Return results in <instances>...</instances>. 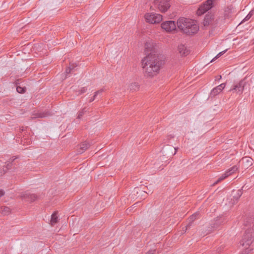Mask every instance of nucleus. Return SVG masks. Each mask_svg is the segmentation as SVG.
<instances>
[{
    "mask_svg": "<svg viewBox=\"0 0 254 254\" xmlns=\"http://www.w3.org/2000/svg\"><path fill=\"white\" fill-rule=\"evenodd\" d=\"M145 47L148 55L142 60V65L146 75L152 76L159 71L164 62L156 54V48L153 43L146 42Z\"/></svg>",
    "mask_w": 254,
    "mask_h": 254,
    "instance_id": "f257e3e1",
    "label": "nucleus"
},
{
    "mask_svg": "<svg viewBox=\"0 0 254 254\" xmlns=\"http://www.w3.org/2000/svg\"><path fill=\"white\" fill-rule=\"evenodd\" d=\"M193 25V20L190 19L181 17L177 21V26L178 28L183 31L184 33L188 35H192L196 33L199 30L198 25H194L191 28V30H189L187 26L189 25Z\"/></svg>",
    "mask_w": 254,
    "mask_h": 254,
    "instance_id": "f03ea898",
    "label": "nucleus"
},
{
    "mask_svg": "<svg viewBox=\"0 0 254 254\" xmlns=\"http://www.w3.org/2000/svg\"><path fill=\"white\" fill-rule=\"evenodd\" d=\"M253 241L254 236L252 230L248 228L240 241V245L245 249V253L248 254L251 251L252 249L250 248Z\"/></svg>",
    "mask_w": 254,
    "mask_h": 254,
    "instance_id": "7ed1b4c3",
    "label": "nucleus"
},
{
    "mask_svg": "<svg viewBox=\"0 0 254 254\" xmlns=\"http://www.w3.org/2000/svg\"><path fill=\"white\" fill-rule=\"evenodd\" d=\"M217 0H207L200 6L197 11L198 15H201L212 8Z\"/></svg>",
    "mask_w": 254,
    "mask_h": 254,
    "instance_id": "20e7f679",
    "label": "nucleus"
},
{
    "mask_svg": "<svg viewBox=\"0 0 254 254\" xmlns=\"http://www.w3.org/2000/svg\"><path fill=\"white\" fill-rule=\"evenodd\" d=\"M147 22L152 24L158 23L162 20V16L160 14L155 13H147L145 15Z\"/></svg>",
    "mask_w": 254,
    "mask_h": 254,
    "instance_id": "39448f33",
    "label": "nucleus"
},
{
    "mask_svg": "<svg viewBox=\"0 0 254 254\" xmlns=\"http://www.w3.org/2000/svg\"><path fill=\"white\" fill-rule=\"evenodd\" d=\"M247 82L245 80L243 79L239 82L235 83L230 91L233 93L241 94L243 91L247 89Z\"/></svg>",
    "mask_w": 254,
    "mask_h": 254,
    "instance_id": "423d86ee",
    "label": "nucleus"
},
{
    "mask_svg": "<svg viewBox=\"0 0 254 254\" xmlns=\"http://www.w3.org/2000/svg\"><path fill=\"white\" fill-rule=\"evenodd\" d=\"M170 0H156L155 3L158 9L162 12H166L170 7Z\"/></svg>",
    "mask_w": 254,
    "mask_h": 254,
    "instance_id": "0eeeda50",
    "label": "nucleus"
},
{
    "mask_svg": "<svg viewBox=\"0 0 254 254\" xmlns=\"http://www.w3.org/2000/svg\"><path fill=\"white\" fill-rule=\"evenodd\" d=\"M203 24L204 26L212 25L213 27L218 25L217 19L215 20L214 15L212 13L206 14L204 17Z\"/></svg>",
    "mask_w": 254,
    "mask_h": 254,
    "instance_id": "6e6552de",
    "label": "nucleus"
},
{
    "mask_svg": "<svg viewBox=\"0 0 254 254\" xmlns=\"http://www.w3.org/2000/svg\"><path fill=\"white\" fill-rule=\"evenodd\" d=\"M177 152V148L169 145L164 146L162 149V152L164 156H167V157H171L174 155Z\"/></svg>",
    "mask_w": 254,
    "mask_h": 254,
    "instance_id": "1a4fd4ad",
    "label": "nucleus"
},
{
    "mask_svg": "<svg viewBox=\"0 0 254 254\" xmlns=\"http://www.w3.org/2000/svg\"><path fill=\"white\" fill-rule=\"evenodd\" d=\"M161 27L167 32H170L176 29V25L174 21H167L162 23Z\"/></svg>",
    "mask_w": 254,
    "mask_h": 254,
    "instance_id": "9d476101",
    "label": "nucleus"
},
{
    "mask_svg": "<svg viewBox=\"0 0 254 254\" xmlns=\"http://www.w3.org/2000/svg\"><path fill=\"white\" fill-rule=\"evenodd\" d=\"M226 220L225 217L223 216H221L217 217L213 222V224H211V229L212 230H209L207 233H210L212 231L215 229H216L219 226L222 224Z\"/></svg>",
    "mask_w": 254,
    "mask_h": 254,
    "instance_id": "9b49d317",
    "label": "nucleus"
},
{
    "mask_svg": "<svg viewBox=\"0 0 254 254\" xmlns=\"http://www.w3.org/2000/svg\"><path fill=\"white\" fill-rule=\"evenodd\" d=\"M133 194L135 195L137 197L141 198V196H143V194H144V197H145L146 194H149V193H152V191L151 190H149L148 191L146 190H140L139 188H135L132 191Z\"/></svg>",
    "mask_w": 254,
    "mask_h": 254,
    "instance_id": "f8f14e48",
    "label": "nucleus"
},
{
    "mask_svg": "<svg viewBox=\"0 0 254 254\" xmlns=\"http://www.w3.org/2000/svg\"><path fill=\"white\" fill-rule=\"evenodd\" d=\"M225 83H223L217 86V87L214 88L211 90L210 96L211 97H214L219 93H220L222 91V90L225 88Z\"/></svg>",
    "mask_w": 254,
    "mask_h": 254,
    "instance_id": "ddd939ff",
    "label": "nucleus"
},
{
    "mask_svg": "<svg viewBox=\"0 0 254 254\" xmlns=\"http://www.w3.org/2000/svg\"><path fill=\"white\" fill-rule=\"evenodd\" d=\"M22 197L26 201L33 202L37 198V196L35 194H31L29 192H25Z\"/></svg>",
    "mask_w": 254,
    "mask_h": 254,
    "instance_id": "4468645a",
    "label": "nucleus"
},
{
    "mask_svg": "<svg viewBox=\"0 0 254 254\" xmlns=\"http://www.w3.org/2000/svg\"><path fill=\"white\" fill-rule=\"evenodd\" d=\"M242 190H233L232 192V195H233V199H232V200H233L232 204H235L236 202L238 201L240 197L241 196L242 194Z\"/></svg>",
    "mask_w": 254,
    "mask_h": 254,
    "instance_id": "2eb2a0df",
    "label": "nucleus"
},
{
    "mask_svg": "<svg viewBox=\"0 0 254 254\" xmlns=\"http://www.w3.org/2000/svg\"><path fill=\"white\" fill-rule=\"evenodd\" d=\"M90 146V144L86 141L82 142L79 145V148L78 150V153L82 154L87 150Z\"/></svg>",
    "mask_w": 254,
    "mask_h": 254,
    "instance_id": "dca6fc26",
    "label": "nucleus"
},
{
    "mask_svg": "<svg viewBox=\"0 0 254 254\" xmlns=\"http://www.w3.org/2000/svg\"><path fill=\"white\" fill-rule=\"evenodd\" d=\"M178 51L182 56H186L189 54L190 51L184 45L178 46Z\"/></svg>",
    "mask_w": 254,
    "mask_h": 254,
    "instance_id": "f3484780",
    "label": "nucleus"
},
{
    "mask_svg": "<svg viewBox=\"0 0 254 254\" xmlns=\"http://www.w3.org/2000/svg\"><path fill=\"white\" fill-rule=\"evenodd\" d=\"M198 215V213H195L193 215H192L189 219V223L186 227L185 232L188 229H189L191 226L193 222L196 219L197 216Z\"/></svg>",
    "mask_w": 254,
    "mask_h": 254,
    "instance_id": "a211bd4d",
    "label": "nucleus"
},
{
    "mask_svg": "<svg viewBox=\"0 0 254 254\" xmlns=\"http://www.w3.org/2000/svg\"><path fill=\"white\" fill-rule=\"evenodd\" d=\"M77 66L76 64H70L69 67L66 68L65 70V78L67 77L68 76V74L72 71L73 70L74 68Z\"/></svg>",
    "mask_w": 254,
    "mask_h": 254,
    "instance_id": "6ab92c4d",
    "label": "nucleus"
},
{
    "mask_svg": "<svg viewBox=\"0 0 254 254\" xmlns=\"http://www.w3.org/2000/svg\"><path fill=\"white\" fill-rule=\"evenodd\" d=\"M238 170V167L236 166H234L231 168L227 170L225 173L228 176H229L230 175H232L234 173H235L236 171H237Z\"/></svg>",
    "mask_w": 254,
    "mask_h": 254,
    "instance_id": "aec40b11",
    "label": "nucleus"
},
{
    "mask_svg": "<svg viewBox=\"0 0 254 254\" xmlns=\"http://www.w3.org/2000/svg\"><path fill=\"white\" fill-rule=\"evenodd\" d=\"M49 114L47 113L44 112H38L34 115V116L32 117L33 119L37 118H45L48 116Z\"/></svg>",
    "mask_w": 254,
    "mask_h": 254,
    "instance_id": "412c9836",
    "label": "nucleus"
},
{
    "mask_svg": "<svg viewBox=\"0 0 254 254\" xmlns=\"http://www.w3.org/2000/svg\"><path fill=\"white\" fill-rule=\"evenodd\" d=\"M58 217L57 213H54L51 216V223L52 225H54L58 222Z\"/></svg>",
    "mask_w": 254,
    "mask_h": 254,
    "instance_id": "4be33fe9",
    "label": "nucleus"
},
{
    "mask_svg": "<svg viewBox=\"0 0 254 254\" xmlns=\"http://www.w3.org/2000/svg\"><path fill=\"white\" fill-rule=\"evenodd\" d=\"M254 218H249L247 221H245L244 224L245 226H248L251 227L252 225L254 226V224H253L254 223Z\"/></svg>",
    "mask_w": 254,
    "mask_h": 254,
    "instance_id": "5701e85b",
    "label": "nucleus"
},
{
    "mask_svg": "<svg viewBox=\"0 0 254 254\" xmlns=\"http://www.w3.org/2000/svg\"><path fill=\"white\" fill-rule=\"evenodd\" d=\"M103 90V89H101V90H99L98 91H97L96 92H95L94 93V95L93 96V97H92L90 100H89V102H92V101H93L96 98V97L97 96V95L99 94H101L102 93Z\"/></svg>",
    "mask_w": 254,
    "mask_h": 254,
    "instance_id": "b1692460",
    "label": "nucleus"
},
{
    "mask_svg": "<svg viewBox=\"0 0 254 254\" xmlns=\"http://www.w3.org/2000/svg\"><path fill=\"white\" fill-rule=\"evenodd\" d=\"M87 110L86 108H83L81 111L79 112L77 119H80L84 113L87 112Z\"/></svg>",
    "mask_w": 254,
    "mask_h": 254,
    "instance_id": "393cba45",
    "label": "nucleus"
},
{
    "mask_svg": "<svg viewBox=\"0 0 254 254\" xmlns=\"http://www.w3.org/2000/svg\"><path fill=\"white\" fill-rule=\"evenodd\" d=\"M138 86L137 83H132L130 85V89L131 90H136L138 88Z\"/></svg>",
    "mask_w": 254,
    "mask_h": 254,
    "instance_id": "a878e982",
    "label": "nucleus"
},
{
    "mask_svg": "<svg viewBox=\"0 0 254 254\" xmlns=\"http://www.w3.org/2000/svg\"><path fill=\"white\" fill-rule=\"evenodd\" d=\"M242 161L244 162H247L248 165L252 164V159L251 157H246L243 158Z\"/></svg>",
    "mask_w": 254,
    "mask_h": 254,
    "instance_id": "bb28decb",
    "label": "nucleus"
},
{
    "mask_svg": "<svg viewBox=\"0 0 254 254\" xmlns=\"http://www.w3.org/2000/svg\"><path fill=\"white\" fill-rule=\"evenodd\" d=\"M228 176L226 175V174L225 173L224 174H222L221 176H220L217 180V181L215 183V184H217L221 181L223 180Z\"/></svg>",
    "mask_w": 254,
    "mask_h": 254,
    "instance_id": "cd10ccee",
    "label": "nucleus"
},
{
    "mask_svg": "<svg viewBox=\"0 0 254 254\" xmlns=\"http://www.w3.org/2000/svg\"><path fill=\"white\" fill-rule=\"evenodd\" d=\"M226 50H224V51H223L221 52H220L219 53H218L215 57V58H214L211 61V62H212L213 61H214L216 59H218V58H219L220 57H221L222 55H223L225 52H226Z\"/></svg>",
    "mask_w": 254,
    "mask_h": 254,
    "instance_id": "c85d7f7f",
    "label": "nucleus"
},
{
    "mask_svg": "<svg viewBox=\"0 0 254 254\" xmlns=\"http://www.w3.org/2000/svg\"><path fill=\"white\" fill-rule=\"evenodd\" d=\"M25 87H21L20 86H17L16 87V90L19 93H23L25 91Z\"/></svg>",
    "mask_w": 254,
    "mask_h": 254,
    "instance_id": "c756f323",
    "label": "nucleus"
},
{
    "mask_svg": "<svg viewBox=\"0 0 254 254\" xmlns=\"http://www.w3.org/2000/svg\"><path fill=\"white\" fill-rule=\"evenodd\" d=\"M12 166V164L11 163H9L6 165V166H4L3 168V171L4 172V173L6 172L7 170L10 169L11 167Z\"/></svg>",
    "mask_w": 254,
    "mask_h": 254,
    "instance_id": "7c9ffc66",
    "label": "nucleus"
},
{
    "mask_svg": "<svg viewBox=\"0 0 254 254\" xmlns=\"http://www.w3.org/2000/svg\"><path fill=\"white\" fill-rule=\"evenodd\" d=\"M9 212V208L8 207H4L1 208V213L4 215L7 214Z\"/></svg>",
    "mask_w": 254,
    "mask_h": 254,
    "instance_id": "2f4dec72",
    "label": "nucleus"
},
{
    "mask_svg": "<svg viewBox=\"0 0 254 254\" xmlns=\"http://www.w3.org/2000/svg\"><path fill=\"white\" fill-rule=\"evenodd\" d=\"M87 89L86 87L81 88V89L78 91V95H80L85 93L87 91Z\"/></svg>",
    "mask_w": 254,
    "mask_h": 254,
    "instance_id": "473e14b6",
    "label": "nucleus"
},
{
    "mask_svg": "<svg viewBox=\"0 0 254 254\" xmlns=\"http://www.w3.org/2000/svg\"><path fill=\"white\" fill-rule=\"evenodd\" d=\"M156 250H150L148 251L145 254H156Z\"/></svg>",
    "mask_w": 254,
    "mask_h": 254,
    "instance_id": "72a5a7b5",
    "label": "nucleus"
},
{
    "mask_svg": "<svg viewBox=\"0 0 254 254\" xmlns=\"http://www.w3.org/2000/svg\"><path fill=\"white\" fill-rule=\"evenodd\" d=\"M194 25H197V24L196 23V22L193 20V27ZM189 26H187V28L189 29V30H191V28L192 27V25H190V24L188 25Z\"/></svg>",
    "mask_w": 254,
    "mask_h": 254,
    "instance_id": "f704fd0d",
    "label": "nucleus"
},
{
    "mask_svg": "<svg viewBox=\"0 0 254 254\" xmlns=\"http://www.w3.org/2000/svg\"><path fill=\"white\" fill-rule=\"evenodd\" d=\"M251 16H250L249 14H248L246 17L244 18V21H247L248 20H249L250 18H251Z\"/></svg>",
    "mask_w": 254,
    "mask_h": 254,
    "instance_id": "c9c22d12",
    "label": "nucleus"
},
{
    "mask_svg": "<svg viewBox=\"0 0 254 254\" xmlns=\"http://www.w3.org/2000/svg\"><path fill=\"white\" fill-rule=\"evenodd\" d=\"M4 194V191L2 190H0V198Z\"/></svg>",
    "mask_w": 254,
    "mask_h": 254,
    "instance_id": "e433bc0d",
    "label": "nucleus"
},
{
    "mask_svg": "<svg viewBox=\"0 0 254 254\" xmlns=\"http://www.w3.org/2000/svg\"><path fill=\"white\" fill-rule=\"evenodd\" d=\"M253 13H254V11L253 10H251L249 13L248 14L250 16H252V15H253Z\"/></svg>",
    "mask_w": 254,
    "mask_h": 254,
    "instance_id": "4c0bfd02",
    "label": "nucleus"
},
{
    "mask_svg": "<svg viewBox=\"0 0 254 254\" xmlns=\"http://www.w3.org/2000/svg\"><path fill=\"white\" fill-rule=\"evenodd\" d=\"M221 78V75H218L216 77V80H220Z\"/></svg>",
    "mask_w": 254,
    "mask_h": 254,
    "instance_id": "58836bf2",
    "label": "nucleus"
}]
</instances>
